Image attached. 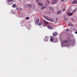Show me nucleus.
<instances>
[{
	"label": "nucleus",
	"mask_w": 77,
	"mask_h": 77,
	"mask_svg": "<svg viewBox=\"0 0 77 77\" xmlns=\"http://www.w3.org/2000/svg\"><path fill=\"white\" fill-rule=\"evenodd\" d=\"M61 46L62 47L65 46L66 47H68L69 45H70L72 43V41L70 40V41L66 40H64L63 41H60Z\"/></svg>",
	"instance_id": "obj_1"
},
{
	"label": "nucleus",
	"mask_w": 77,
	"mask_h": 77,
	"mask_svg": "<svg viewBox=\"0 0 77 77\" xmlns=\"http://www.w3.org/2000/svg\"><path fill=\"white\" fill-rule=\"evenodd\" d=\"M44 17L45 18V19L47 20L50 21H51V22H53V21H54V19H50V18L48 17L47 16H44Z\"/></svg>",
	"instance_id": "obj_2"
},
{
	"label": "nucleus",
	"mask_w": 77,
	"mask_h": 77,
	"mask_svg": "<svg viewBox=\"0 0 77 77\" xmlns=\"http://www.w3.org/2000/svg\"><path fill=\"white\" fill-rule=\"evenodd\" d=\"M57 38L53 39V38H51L50 39V41L51 42H53V41L54 42H57Z\"/></svg>",
	"instance_id": "obj_3"
},
{
	"label": "nucleus",
	"mask_w": 77,
	"mask_h": 77,
	"mask_svg": "<svg viewBox=\"0 0 77 77\" xmlns=\"http://www.w3.org/2000/svg\"><path fill=\"white\" fill-rule=\"evenodd\" d=\"M57 2V0H53L52 2V5H54Z\"/></svg>",
	"instance_id": "obj_4"
},
{
	"label": "nucleus",
	"mask_w": 77,
	"mask_h": 77,
	"mask_svg": "<svg viewBox=\"0 0 77 77\" xmlns=\"http://www.w3.org/2000/svg\"><path fill=\"white\" fill-rule=\"evenodd\" d=\"M44 41H45V42L48 41V37L47 36H45L44 39Z\"/></svg>",
	"instance_id": "obj_5"
},
{
	"label": "nucleus",
	"mask_w": 77,
	"mask_h": 77,
	"mask_svg": "<svg viewBox=\"0 0 77 77\" xmlns=\"http://www.w3.org/2000/svg\"><path fill=\"white\" fill-rule=\"evenodd\" d=\"M75 12V10H74L72 11V13H67L68 14V16H71V15H72V14H73V13Z\"/></svg>",
	"instance_id": "obj_6"
},
{
	"label": "nucleus",
	"mask_w": 77,
	"mask_h": 77,
	"mask_svg": "<svg viewBox=\"0 0 77 77\" xmlns=\"http://www.w3.org/2000/svg\"><path fill=\"white\" fill-rule=\"evenodd\" d=\"M47 27L49 29H53V27L51 25H48L47 26Z\"/></svg>",
	"instance_id": "obj_7"
},
{
	"label": "nucleus",
	"mask_w": 77,
	"mask_h": 77,
	"mask_svg": "<svg viewBox=\"0 0 77 77\" xmlns=\"http://www.w3.org/2000/svg\"><path fill=\"white\" fill-rule=\"evenodd\" d=\"M57 35V33L56 32H54V33L53 34V36H56Z\"/></svg>",
	"instance_id": "obj_8"
},
{
	"label": "nucleus",
	"mask_w": 77,
	"mask_h": 77,
	"mask_svg": "<svg viewBox=\"0 0 77 77\" xmlns=\"http://www.w3.org/2000/svg\"><path fill=\"white\" fill-rule=\"evenodd\" d=\"M74 3H76L77 4V1H74L73 2H72V5H74Z\"/></svg>",
	"instance_id": "obj_9"
},
{
	"label": "nucleus",
	"mask_w": 77,
	"mask_h": 77,
	"mask_svg": "<svg viewBox=\"0 0 77 77\" xmlns=\"http://www.w3.org/2000/svg\"><path fill=\"white\" fill-rule=\"evenodd\" d=\"M39 19L38 18L36 20V21L35 22V24H37V23H39Z\"/></svg>",
	"instance_id": "obj_10"
},
{
	"label": "nucleus",
	"mask_w": 77,
	"mask_h": 77,
	"mask_svg": "<svg viewBox=\"0 0 77 77\" xmlns=\"http://www.w3.org/2000/svg\"><path fill=\"white\" fill-rule=\"evenodd\" d=\"M43 22L45 24H47L48 23V22L45 20H44Z\"/></svg>",
	"instance_id": "obj_11"
},
{
	"label": "nucleus",
	"mask_w": 77,
	"mask_h": 77,
	"mask_svg": "<svg viewBox=\"0 0 77 77\" xmlns=\"http://www.w3.org/2000/svg\"><path fill=\"white\" fill-rule=\"evenodd\" d=\"M27 6L29 7V8H32V5H31L29 4H28L27 5Z\"/></svg>",
	"instance_id": "obj_12"
},
{
	"label": "nucleus",
	"mask_w": 77,
	"mask_h": 77,
	"mask_svg": "<svg viewBox=\"0 0 77 77\" xmlns=\"http://www.w3.org/2000/svg\"><path fill=\"white\" fill-rule=\"evenodd\" d=\"M38 5L41 6H43V4L42 3L41 4V3H38Z\"/></svg>",
	"instance_id": "obj_13"
},
{
	"label": "nucleus",
	"mask_w": 77,
	"mask_h": 77,
	"mask_svg": "<svg viewBox=\"0 0 77 77\" xmlns=\"http://www.w3.org/2000/svg\"><path fill=\"white\" fill-rule=\"evenodd\" d=\"M49 8L50 9V10L51 11H53V8H51V7H49Z\"/></svg>",
	"instance_id": "obj_14"
},
{
	"label": "nucleus",
	"mask_w": 77,
	"mask_h": 77,
	"mask_svg": "<svg viewBox=\"0 0 77 77\" xmlns=\"http://www.w3.org/2000/svg\"><path fill=\"white\" fill-rule=\"evenodd\" d=\"M44 8H46V7H45V6H43L41 8V9L42 10V9H44Z\"/></svg>",
	"instance_id": "obj_15"
},
{
	"label": "nucleus",
	"mask_w": 77,
	"mask_h": 77,
	"mask_svg": "<svg viewBox=\"0 0 77 77\" xmlns=\"http://www.w3.org/2000/svg\"><path fill=\"white\" fill-rule=\"evenodd\" d=\"M60 12H61V11H58L57 12V14H59L60 13Z\"/></svg>",
	"instance_id": "obj_16"
},
{
	"label": "nucleus",
	"mask_w": 77,
	"mask_h": 77,
	"mask_svg": "<svg viewBox=\"0 0 77 77\" xmlns=\"http://www.w3.org/2000/svg\"><path fill=\"white\" fill-rule=\"evenodd\" d=\"M42 24V23L41 22H39L38 24V26H41V25Z\"/></svg>",
	"instance_id": "obj_17"
},
{
	"label": "nucleus",
	"mask_w": 77,
	"mask_h": 77,
	"mask_svg": "<svg viewBox=\"0 0 77 77\" xmlns=\"http://www.w3.org/2000/svg\"><path fill=\"white\" fill-rule=\"evenodd\" d=\"M16 5L15 4H14L12 5L13 8H15Z\"/></svg>",
	"instance_id": "obj_18"
},
{
	"label": "nucleus",
	"mask_w": 77,
	"mask_h": 77,
	"mask_svg": "<svg viewBox=\"0 0 77 77\" xmlns=\"http://www.w3.org/2000/svg\"><path fill=\"white\" fill-rule=\"evenodd\" d=\"M8 2H13V0H7Z\"/></svg>",
	"instance_id": "obj_19"
},
{
	"label": "nucleus",
	"mask_w": 77,
	"mask_h": 77,
	"mask_svg": "<svg viewBox=\"0 0 77 77\" xmlns=\"http://www.w3.org/2000/svg\"><path fill=\"white\" fill-rule=\"evenodd\" d=\"M66 32H69V29H66Z\"/></svg>",
	"instance_id": "obj_20"
},
{
	"label": "nucleus",
	"mask_w": 77,
	"mask_h": 77,
	"mask_svg": "<svg viewBox=\"0 0 77 77\" xmlns=\"http://www.w3.org/2000/svg\"><path fill=\"white\" fill-rule=\"evenodd\" d=\"M47 2L48 3V4H49L50 3V1H49L48 0H47Z\"/></svg>",
	"instance_id": "obj_21"
},
{
	"label": "nucleus",
	"mask_w": 77,
	"mask_h": 77,
	"mask_svg": "<svg viewBox=\"0 0 77 77\" xmlns=\"http://www.w3.org/2000/svg\"><path fill=\"white\" fill-rule=\"evenodd\" d=\"M26 20H29V17H27L26 18Z\"/></svg>",
	"instance_id": "obj_22"
},
{
	"label": "nucleus",
	"mask_w": 77,
	"mask_h": 77,
	"mask_svg": "<svg viewBox=\"0 0 77 77\" xmlns=\"http://www.w3.org/2000/svg\"><path fill=\"white\" fill-rule=\"evenodd\" d=\"M61 1L62 2H64V0H61Z\"/></svg>",
	"instance_id": "obj_23"
},
{
	"label": "nucleus",
	"mask_w": 77,
	"mask_h": 77,
	"mask_svg": "<svg viewBox=\"0 0 77 77\" xmlns=\"http://www.w3.org/2000/svg\"><path fill=\"white\" fill-rule=\"evenodd\" d=\"M65 9L64 8L63 9V11H65Z\"/></svg>",
	"instance_id": "obj_24"
},
{
	"label": "nucleus",
	"mask_w": 77,
	"mask_h": 77,
	"mask_svg": "<svg viewBox=\"0 0 77 77\" xmlns=\"http://www.w3.org/2000/svg\"><path fill=\"white\" fill-rule=\"evenodd\" d=\"M75 34H77V30H76V32H75Z\"/></svg>",
	"instance_id": "obj_25"
},
{
	"label": "nucleus",
	"mask_w": 77,
	"mask_h": 77,
	"mask_svg": "<svg viewBox=\"0 0 77 77\" xmlns=\"http://www.w3.org/2000/svg\"><path fill=\"white\" fill-rule=\"evenodd\" d=\"M28 30H29V29H30V27H29V28H28Z\"/></svg>",
	"instance_id": "obj_26"
},
{
	"label": "nucleus",
	"mask_w": 77,
	"mask_h": 77,
	"mask_svg": "<svg viewBox=\"0 0 77 77\" xmlns=\"http://www.w3.org/2000/svg\"><path fill=\"white\" fill-rule=\"evenodd\" d=\"M72 21H73V20H74V19L72 18Z\"/></svg>",
	"instance_id": "obj_27"
},
{
	"label": "nucleus",
	"mask_w": 77,
	"mask_h": 77,
	"mask_svg": "<svg viewBox=\"0 0 77 77\" xmlns=\"http://www.w3.org/2000/svg\"><path fill=\"white\" fill-rule=\"evenodd\" d=\"M36 2H38V0H36Z\"/></svg>",
	"instance_id": "obj_28"
},
{
	"label": "nucleus",
	"mask_w": 77,
	"mask_h": 77,
	"mask_svg": "<svg viewBox=\"0 0 77 77\" xmlns=\"http://www.w3.org/2000/svg\"><path fill=\"white\" fill-rule=\"evenodd\" d=\"M20 9L21 10V9H22L21 8V9Z\"/></svg>",
	"instance_id": "obj_29"
}]
</instances>
